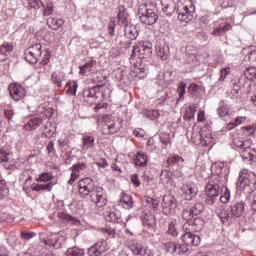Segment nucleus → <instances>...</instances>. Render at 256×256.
<instances>
[{
    "instance_id": "obj_1",
    "label": "nucleus",
    "mask_w": 256,
    "mask_h": 256,
    "mask_svg": "<svg viewBox=\"0 0 256 256\" xmlns=\"http://www.w3.org/2000/svg\"><path fill=\"white\" fill-rule=\"evenodd\" d=\"M178 19L184 23L193 21V15L195 13V5L191 0H180L178 2Z\"/></svg>"
},
{
    "instance_id": "obj_2",
    "label": "nucleus",
    "mask_w": 256,
    "mask_h": 256,
    "mask_svg": "<svg viewBox=\"0 0 256 256\" xmlns=\"http://www.w3.org/2000/svg\"><path fill=\"white\" fill-rule=\"evenodd\" d=\"M151 7L152 6L147 4H141L138 8L139 19L143 25H155L157 19H159V15H157L155 10Z\"/></svg>"
},
{
    "instance_id": "obj_3",
    "label": "nucleus",
    "mask_w": 256,
    "mask_h": 256,
    "mask_svg": "<svg viewBox=\"0 0 256 256\" xmlns=\"http://www.w3.org/2000/svg\"><path fill=\"white\" fill-rule=\"evenodd\" d=\"M256 176L255 173L244 174L240 176L238 188L246 195H251L255 191Z\"/></svg>"
},
{
    "instance_id": "obj_4",
    "label": "nucleus",
    "mask_w": 256,
    "mask_h": 256,
    "mask_svg": "<svg viewBox=\"0 0 256 256\" xmlns=\"http://www.w3.org/2000/svg\"><path fill=\"white\" fill-rule=\"evenodd\" d=\"M152 53L153 44L149 41H140L133 47L131 57L137 55L140 59H147V57H151Z\"/></svg>"
},
{
    "instance_id": "obj_5",
    "label": "nucleus",
    "mask_w": 256,
    "mask_h": 256,
    "mask_svg": "<svg viewBox=\"0 0 256 256\" xmlns=\"http://www.w3.org/2000/svg\"><path fill=\"white\" fill-rule=\"evenodd\" d=\"M100 131L102 135H115L121 129V125L117 124L109 116H104L99 123Z\"/></svg>"
},
{
    "instance_id": "obj_6",
    "label": "nucleus",
    "mask_w": 256,
    "mask_h": 256,
    "mask_svg": "<svg viewBox=\"0 0 256 256\" xmlns=\"http://www.w3.org/2000/svg\"><path fill=\"white\" fill-rule=\"evenodd\" d=\"M223 180V176L219 174H214L209 178L208 184L205 187V193L208 197H218L221 191V181Z\"/></svg>"
},
{
    "instance_id": "obj_7",
    "label": "nucleus",
    "mask_w": 256,
    "mask_h": 256,
    "mask_svg": "<svg viewBox=\"0 0 256 256\" xmlns=\"http://www.w3.org/2000/svg\"><path fill=\"white\" fill-rule=\"evenodd\" d=\"M103 85L94 86L88 90H84L83 97L84 101L88 103V105H95L97 101L101 98L103 99Z\"/></svg>"
},
{
    "instance_id": "obj_8",
    "label": "nucleus",
    "mask_w": 256,
    "mask_h": 256,
    "mask_svg": "<svg viewBox=\"0 0 256 256\" xmlns=\"http://www.w3.org/2000/svg\"><path fill=\"white\" fill-rule=\"evenodd\" d=\"M41 55H43V45L41 43H36L30 46L25 52V60L34 65L41 59Z\"/></svg>"
},
{
    "instance_id": "obj_9",
    "label": "nucleus",
    "mask_w": 256,
    "mask_h": 256,
    "mask_svg": "<svg viewBox=\"0 0 256 256\" xmlns=\"http://www.w3.org/2000/svg\"><path fill=\"white\" fill-rule=\"evenodd\" d=\"M90 201H92L96 207H105V205H107V192L103 187L96 186L90 194Z\"/></svg>"
},
{
    "instance_id": "obj_10",
    "label": "nucleus",
    "mask_w": 256,
    "mask_h": 256,
    "mask_svg": "<svg viewBox=\"0 0 256 256\" xmlns=\"http://www.w3.org/2000/svg\"><path fill=\"white\" fill-rule=\"evenodd\" d=\"M95 182L90 177L83 178L78 182V193L81 197H89L92 191L96 188Z\"/></svg>"
},
{
    "instance_id": "obj_11",
    "label": "nucleus",
    "mask_w": 256,
    "mask_h": 256,
    "mask_svg": "<svg viewBox=\"0 0 256 256\" xmlns=\"http://www.w3.org/2000/svg\"><path fill=\"white\" fill-rule=\"evenodd\" d=\"M81 151L82 155H85L88 151L95 149V134L93 132H85L81 138Z\"/></svg>"
},
{
    "instance_id": "obj_12",
    "label": "nucleus",
    "mask_w": 256,
    "mask_h": 256,
    "mask_svg": "<svg viewBox=\"0 0 256 256\" xmlns=\"http://www.w3.org/2000/svg\"><path fill=\"white\" fill-rule=\"evenodd\" d=\"M199 190L194 183L184 184L180 188V195L185 201H192L194 197H197Z\"/></svg>"
},
{
    "instance_id": "obj_13",
    "label": "nucleus",
    "mask_w": 256,
    "mask_h": 256,
    "mask_svg": "<svg viewBox=\"0 0 256 256\" xmlns=\"http://www.w3.org/2000/svg\"><path fill=\"white\" fill-rule=\"evenodd\" d=\"M185 233L181 237V241L186 245V247H199L201 245V237L194 234L195 232L184 230Z\"/></svg>"
},
{
    "instance_id": "obj_14",
    "label": "nucleus",
    "mask_w": 256,
    "mask_h": 256,
    "mask_svg": "<svg viewBox=\"0 0 256 256\" xmlns=\"http://www.w3.org/2000/svg\"><path fill=\"white\" fill-rule=\"evenodd\" d=\"M10 97L14 101H21V99H25V95H27V91L23 86L17 83H11L8 87Z\"/></svg>"
},
{
    "instance_id": "obj_15",
    "label": "nucleus",
    "mask_w": 256,
    "mask_h": 256,
    "mask_svg": "<svg viewBox=\"0 0 256 256\" xmlns=\"http://www.w3.org/2000/svg\"><path fill=\"white\" fill-rule=\"evenodd\" d=\"M162 207L165 215L175 213V209L177 208V200L171 194L164 195L162 199Z\"/></svg>"
},
{
    "instance_id": "obj_16",
    "label": "nucleus",
    "mask_w": 256,
    "mask_h": 256,
    "mask_svg": "<svg viewBox=\"0 0 256 256\" xmlns=\"http://www.w3.org/2000/svg\"><path fill=\"white\" fill-rule=\"evenodd\" d=\"M129 249L134 256H147L149 253H155L141 242H132L129 244Z\"/></svg>"
},
{
    "instance_id": "obj_17",
    "label": "nucleus",
    "mask_w": 256,
    "mask_h": 256,
    "mask_svg": "<svg viewBox=\"0 0 256 256\" xmlns=\"http://www.w3.org/2000/svg\"><path fill=\"white\" fill-rule=\"evenodd\" d=\"M183 229L184 231L199 233V231L203 230V220H201V218H195L194 220L189 218L188 221L184 223Z\"/></svg>"
},
{
    "instance_id": "obj_18",
    "label": "nucleus",
    "mask_w": 256,
    "mask_h": 256,
    "mask_svg": "<svg viewBox=\"0 0 256 256\" xmlns=\"http://www.w3.org/2000/svg\"><path fill=\"white\" fill-rule=\"evenodd\" d=\"M142 225L149 229L150 231H155V227L157 225L155 215L151 212H144L141 216Z\"/></svg>"
},
{
    "instance_id": "obj_19",
    "label": "nucleus",
    "mask_w": 256,
    "mask_h": 256,
    "mask_svg": "<svg viewBox=\"0 0 256 256\" xmlns=\"http://www.w3.org/2000/svg\"><path fill=\"white\" fill-rule=\"evenodd\" d=\"M231 29L232 26L230 23H227L224 20H218L214 26V30L211 32V35L219 37V35H223V33H227V31H231Z\"/></svg>"
},
{
    "instance_id": "obj_20",
    "label": "nucleus",
    "mask_w": 256,
    "mask_h": 256,
    "mask_svg": "<svg viewBox=\"0 0 256 256\" xmlns=\"http://www.w3.org/2000/svg\"><path fill=\"white\" fill-rule=\"evenodd\" d=\"M245 213V203L243 201L235 202L230 206V215L233 219L243 216Z\"/></svg>"
},
{
    "instance_id": "obj_21",
    "label": "nucleus",
    "mask_w": 256,
    "mask_h": 256,
    "mask_svg": "<svg viewBox=\"0 0 256 256\" xmlns=\"http://www.w3.org/2000/svg\"><path fill=\"white\" fill-rule=\"evenodd\" d=\"M105 220L109 223H123V219L121 218V212L119 210H109L104 214Z\"/></svg>"
},
{
    "instance_id": "obj_22",
    "label": "nucleus",
    "mask_w": 256,
    "mask_h": 256,
    "mask_svg": "<svg viewBox=\"0 0 256 256\" xmlns=\"http://www.w3.org/2000/svg\"><path fill=\"white\" fill-rule=\"evenodd\" d=\"M161 5L163 13L168 16L174 14L175 10L177 9V4L175 3V0H161Z\"/></svg>"
},
{
    "instance_id": "obj_23",
    "label": "nucleus",
    "mask_w": 256,
    "mask_h": 256,
    "mask_svg": "<svg viewBox=\"0 0 256 256\" xmlns=\"http://www.w3.org/2000/svg\"><path fill=\"white\" fill-rule=\"evenodd\" d=\"M50 81L53 85H55V87L61 89V87H63V81H65V73L59 70L54 71L51 74Z\"/></svg>"
},
{
    "instance_id": "obj_24",
    "label": "nucleus",
    "mask_w": 256,
    "mask_h": 256,
    "mask_svg": "<svg viewBox=\"0 0 256 256\" xmlns=\"http://www.w3.org/2000/svg\"><path fill=\"white\" fill-rule=\"evenodd\" d=\"M240 156L244 161H252L253 163H256V150L249 145L240 151Z\"/></svg>"
},
{
    "instance_id": "obj_25",
    "label": "nucleus",
    "mask_w": 256,
    "mask_h": 256,
    "mask_svg": "<svg viewBox=\"0 0 256 256\" xmlns=\"http://www.w3.org/2000/svg\"><path fill=\"white\" fill-rule=\"evenodd\" d=\"M155 51L157 57H160L162 61H167V59H169V47L167 44H156Z\"/></svg>"
},
{
    "instance_id": "obj_26",
    "label": "nucleus",
    "mask_w": 256,
    "mask_h": 256,
    "mask_svg": "<svg viewBox=\"0 0 256 256\" xmlns=\"http://www.w3.org/2000/svg\"><path fill=\"white\" fill-rule=\"evenodd\" d=\"M168 253H175L176 255H181L183 253H187V247L177 245L175 242H168L165 245Z\"/></svg>"
},
{
    "instance_id": "obj_27",
    "label": "nucleus",
    "mask_w": 256,
    "mask_h": 256,
    "mask_svg": "<svg viewBox=\"0 0 256 256\" xmlns=\"http://www.w3.org/2000/svg\"><path fill=\"white\" fill-rule=\"evenodd\" d=\"M149 163V155L143 151H139L134 157V164L136 167H147Z\"/></svg>"
},
{
    "instance_id": "obj_28",
    "label": "nucleus",
    "mask_w": 256,
    "mask_h": 256,
    "mask_svg": "<svg viewBox=\"0 0 256 256\" xmlns=\"http://www.w3.org/2000/svg\"><path fill=\"white\" fill-rule=\"evenodd\" d=\"M47 25L52 31H59V29L65 25V20H63V18L50 17L47 21Z\"/></svg>"
},
{
    "instance_id": "obj_29",
    "label": "nucleus",
    "mask_w": 256,
    "mask_h": 256,
    "mask_svg": "<svg viewBox=\"0 0 256 256\" xmlns=\"http://www.w3.org/2000/svg\"><path fill=\"white\" fill-rule=\"evenodd\" d=\"M247 85V79L244 76L240 77L237 81L232 82L231 94L236 97L239 95V91H241V87Z\"/></svg>"
},
{
    "instance_id": "obj_30",
    "label": "nucleus",
    "mask_w": 256,
    "mask_h": 256,
    "mask_svg": "<svg viewBox=\"0 0 256 256\" xmlns=\"http://www.w3.org/2000/svg\"><path fill=\"white\" fill-rule=\"evenodd\" d=\"M43 125V119L37 117V118H32L28 121L27 124L24 125V130L25 131H35V129H39Z\"/></svg>"
},
{
    "instance_id": "obj_31",
    "label": "nucleus",
    "mask_w": 256,
    "mask_h": 256,
    "mask_svg": "<svg viewBox=\"0 0 256 256\" xmlns=\"http://www.w3.org/2000/svg\"><path fill=\"white\" fill-rule=\"evenodd\" d=\"M119 205L123 207V209H132L133 208V197L127 193H122V196L119 200Z\"/></svg>"
},
{
    "instance_id": "obj_32",
    "label": "nucleus",
    "mask_w": 256,
    "mask_h": 256,
    "mask_svg": "<svg viewBox=\"0 0 256 256\" xmlns=\"http://www.w3.org/2000/svg\"><path fill=\"white\" fill-rule=\"evenodd\" d=\"M168 235H171L172 237H178L179 236V222L174 219L168 224L167 229Z\"/></svg>"
},
{
    "instance_id": "obj_33",
    "label": "nucleus",
    "mask_w": 256,
    "mask_h": 256,
    "mask_svg": "<svg viewBox=\"0 0 256 256\" xmlns=\"http://www.w3.org/2000/svg\"><path fill=\"white\" fill-rule=\"evenodd\" d=\"M131 75L135 79H145V77H147V74L145 73V68L139 66L131 67Z\"/></svg>"
},
{
    "instance_id": "obj_34",
    "label": "nucleus",
    "mask_w": 256,
    "mask_h": 256,
    "mask_svg": "<svg viewBox=\"0 0 256 256\" xmlns=\"http://www.w3.org/2000/svg\"><path fill=\"white\" fill-rule=\"evenodd\" d=\"M247 121V117L245 116H238L234 119V121L228 123L226 125L227 131H231L232 129H235V127H239V125H243Z\"/></svg>"
},
{
    "instance_id": "obj_35",
    "label": "nucleus",
    "mask_w": 256,
    "mask_h": 256,
    "mask_svg": "<svg viewBox=\"0 0 256 256\" xmlns=\"http://www.w3.org/2000/svg\"><path fill=\"white\" fill-rule=\"evenodd\" d=\"M166 163L168 167H173V165H180L181 163H185V159H183V157L179 156L178 154H174L168 157Z\"/></svg>"
},
{
    "instance_id": "obj_36",
    "label": "nucleus",
    "mask_w": 256,
    "mask_h": 256,
    "mask_svg": "<svg viewBox=\"0 0 256 256\" xmlns=\"http://www.w3.org/2000/svg\"><path fill=\"white\" fill-rule=\"evenodd\" d=\"M202 133V145H211L213 143V134L211 133V130L205 129L201 131Z\"/></svg>"
},
{
    "instance_id": "obj_37",
    "label": "nucleus",
    "mask_w": 256,
    "mask_h": 256,
    "mask_svg": "<svg viewBox=\"0 0 256 256\" xmlns=\"http://www.w3.org/2000/svg\"><path fill=\"white\" fill-rule=\"evenodd\" d=\"M54 179L53 172H43L36 178V181L38 183H49V181H53Z\"/></svg>"
},
{
    "instance_id": "obj_38",
    "label": "nucleus",
    "mask_w": 256,
    "mask_h": 256,
    "mask_svg": "<svg viewBox=\"0 0 256 256\" xmlns=\"http://www.w3.org/2000/svg\"><path fill=\"white\" fill-rule=\"evenodd\" d=\"M125 35L126 37L130 38L131 41H134V39H137L139 33H137V28H135V26L126 25Z\"/></svg>"
},
{
    "instance_id": "obj_39",
    "label": "nucleus",
    "mask_w": 256,
    "mask_h": 256,
    "mask_svg": "<svg viewBox=\"0 0 256 256\" xmlns=\"http://www.w3.org/2000/svg\"><path fill=\"white\" fill-rule=\"evenodd\" d=\"M195 113H197V105L193 104L186 109L184 114L185 121H191V119H195Z\"/></svg>"
},
{
    "instance_id": "obj_40",
    "label": "nucleus",
    "mask_w": 256,
    "mask_h": 256,
    "mask_svg": "<svg viewBox=\"0 0 256 256\" xmlns=\"http://www.w3.org/2000/svg\"><path fill=\"white\" fill-rule=\"evenodd\" d=\"M12 51H13V44L9 42H5L0 46V55H3V57H9Z\"/></svg>"
},
{
    "instance_id": "obj_41",
    "label": "nucleus",
    "mask_w": 256,
    "mask_h": 256,
    "mask_svg": "<svg viewBox=\"0 0 256 256\" xmlns=\"http://www.w3.org/2000/svg\"><path fill=\"white\" fill-rule=\"evenodd\" d=\"M43 17H49L53 15V11H55V4L53 2H47L46 4H43Z\"/></svg>"
},
{
    "instance_id": "obj_42",
    "label": "nucleus",
    "mask_w": 256,
    "mask_h": 256,
    "mask_svg": "<svg viewBox=\"0 0 256 256\" xmlns=\"http://www.w3.org/2000/svg\"><path fill=\"white\" fill-rule=\"evenodd\" d=\"M9 195V188L5 185V179L0 174V201Z\"/></svg>"
},
{
    "instance_id": "obj_43",
    "label": "nucleus",
    "mask_w": 256,
    "mask_h": 256,
    "mask_svg": "<svg viewBox=\"0 0 256 256\" xmlns=\"http://www.w3.org/2000/svg\"><path fill=\"white\" fill-rule=\"evenodd\" d=\"M160 183L162 185H169V183H171V172L162 170L160 174Z\"/></svg>"
},
{
    "instance_id": "obj_44",
    "label": "nucleus",
    "mask_w": 256,
    "mask_h": 256,
    "mask_svg": "<svg viewBox=\"0 0 256 256\" xmlns=\"http://www.w3.org/2000/svg\"><path fill=\"white\" fill-rule=\"evenodd\" d=\"M244 78L249 81H256V67H249L244 71Z\"/></svg>"
},
{
    "instance_id": "obj_45",
    "label": "nucleus",
    "mask_w": 256,
    "mask_h": 256,
    "mask_svg": "<svg viewBox=\"0 0 256 256\" xmlns=\"http://www.w3.org/2000/svg\"><path fill=\"white\" fill-rule=\"evenodd\" d=\"M96 65V62L95 60H91L89 62H86L84 65L80 66L79 69H80V73L82 75H85V73L87 71H92L93 67H95Z\"/></svg>"
},
{
    "instance_id": "obj_46",
    "label": "nucleus",
    "mask_w": 256,
    "mask_h": 256,
    "mask_svg": "<svg viewBox=\"0 0 256 256\" xmlns=\"http://www.w3.org/2000/svg\"><path fill=\"white\" fill-rule=\"evenodd\" d=\"M58 218L62 219L63 221H72L74 225H80L81 222L77 219H73L71 215L65 212H58Z\"/></svg>"
},
{
    "instance_id": "obj_47",
    "label": "nucleus",
    "mask_w": 256,
    "mask_h": 256,
    "mask_svg": "<svg viewBox=\"0 0 256 256\" xmlns=\"http://www.w3.org/2000/svg\"><path fill=\"white\" fill-rule=\"evenodd\" d=\"M85 250L78 247L69 248L66 252V256H84Z\"/></svg>"
},
{
    "instance_id": "obj_48",
    "label": "nucleus",
    "mask_w": 256,
    "mask_h": 256,
    "mask_svg": "<svg viewBox=\"0 0 256 256\" xmlns=\"http://www.w3.org/2000/svg\"><path fill=\"white\" fill-rule=\"evenodd\" d=\"M77 87H78L77 82H68L66 84L67 95H72V96L77 95Z\"/></svg>"
},
{
    "instance_id": "obj_49",
    "label": "nucleus",
    "mask_w": 256,
    "mask_h": 256,
    "mask_svg": "<svg viewBox=\"0 0 256 256\" xmlns=\"http://www.w3.org/2000/svg\"><path fill=\"white\" fill-rule=\"evenodd\" d=\"M187 84L185 82H180L178 84L177 93L179 95L178 100L185 99V93H187Z\"/></svg>"
},
{
    "instance_id": "obj_50",
    "label": "nucleus",
    "mask_w": 256,
    "mask_h": 256,
    "mask_svg": "<svg viewBox=\"0 0 256 256\" xmlns=\"http://www.w3.org/2000/svg\"><path fill=\"white\" fill-rule=\"evenodd\" d=\"M247 93L251 95V101L253 105L256 107V86L252 84H247Z\"/></svg>"
},
{
    "instance_id": "obj_51",
    "label": "nucleus",
    "mask_w": 256,
    "mask_h": 256,
    "mask_svg": "<svg viewBox=\"0 0 256 256\" xmlns=\"http://www.w3.org/2000/svg\"><path fill=\"white\" fill-rule=\"evenodd\" d=\"M51 61V51L49 48L44 49V55L42 60L40 61V65L42 67H45V65H49V62Z\"/></svg>"
},
{
    "instance_id": "obj_52",
    "label": "nucleus",
    "mask_w": 256,
    "mask_h": 256,
    "mask_svg": "<svg viewBox=\"0 0 256 256\" xmlns=\"http://www.w3.org/2000/svg\"><path fill=\"white\" fill-rule=\"evenodd\" d=\"M160 141L162 143V145H164L165 149H167L168 147H171V134H162L160 136Z\"/></svg>"
},
{
    "instance_id": "obj_53",
    "label": "nucleus",
    "mask_w": 256,
    "mask_h": 256,
    "mask_svg": "<svg viewBox=\"0 0 256 256\" xmlns=\"http://www.w3.org/2000/svg\"><path fill=\"white\" fill-rule=\"evenodd\" d=\"M191 139L195 145H203V136L202 132L192 133Z\"/></svg>"
},
{
    "instance_id": "obj_54",
    "label": "nucleus",
    "mask_w": 256,
    "mask_h": 256,
    "mask_svg": "<svg viewBox=\"0 0 256 256\" xmlns=\"http://www.w3.org/2000/svg\"><path fill=\"white\" fill-rule=\"evenodd\" d=\"M71 172V176L70 179L68 180V185H73V183H75V181H77L79 179V177H81V174L79 172H77L73 166L70 168Z\"/></svg>"
},
{
    "instance_id": "obj_55",
    "label": "nucleus",
    "mask_w": 256,
    "mask_h": 256,
    "mask_svg": "<svg viewBox=\"0 0 256 256\" xmlns=\"http://www.w3.org/2000/svg\"><path fill=\"white\" fill-rule=\"evenodd\" d=\"M146 203L149 207L153 209V211H157L159 209V201H157V199L155 198L147 197Z\"/></svg>"
},
{
    "instance_id": "obj_56",
    "label": "nucleus",
    "mask_w": 256,
    "mask_h": 256,
    "mask_svg": "<svg viewBox=\"0 0 256 256\" xmlns=\"http://www.w3.org/2000/svg\"><path fill=\"white\" fill-rule=\"evenodd\" d=\"M96 246V249H98V251L100 252V255L102 253H105V251H107V249H109V247L107 246V241L104 240H100L97 243L94 244Z\"/></svg>"
},
{
    "instance_id": "obj_57",
    "label": "nucleus",
    "mask_w": 256,
    "mask_h": 256,
    "mask_svg": "<svg viewBox=\"0 0 256 256\" xmlns=\"http://www.w3.org/2000/svg\"><path fill=\"white\" fill-rule=\"evenodd\" d=\"M204 209L205 206L203 205V203H196L194 207L191 209L190 213H192V215H199L203 213Z\"/></svg>"
},
{
    "instance_id": "obj_58",
    "label": "nucleus",
    "mask_w": 256,
    "mask_h": 256,
    "mask_svg": "<svg viewBox=\"0 0 256 256\" xmlns=\"http://www.w3.org/2000/svg\"><path fill=\"white\" fill-rule=\"evenodd\" d=\"M43 6V0H29V9H40Z\"/></svg>"
},
{
    "instance_id": "obj_59",
    "label": "nucleus",
    "mask_w": 256,
    "mask_h": 256,
    "mask_svg": "<svg viewBox=\"0 0 256 256\" xmlns=\"http://www.w3.org/2000/svg\"><path fill=\"white\" fill-rule=\"evenodd\" d=\"M218 217L223 224L229 223V219H230L229 211L221 210V212L218 213Z\"/></svg>"
},
{
    "instance_id": "obj_60",
    "label": "nucleus",
    "mask_w": 256,
    "mask_h": 256,
    "mask_svg": "<svg viewBox=\"0 0 256 256\" xmlns=\"http://www.w3.org/2000/svg\"><path fill=\"white\" fill-rule=\"evenodd\" d=\"M233 143H234L235 147H237V149H241V151H243V149H245V147L249 146L247 144L249 142H245L239 138H234Z\"/></svg>"
},
{
    "instance_id": "obj_61",
    "label": "nucleus",
    "mask_w": 256,
    "mask_h": 256,
    "mask_svg": "<svg viewBox=\"0 0 256 256\" xmlns=\"http://www.w3.org/2000/svg\"><path fill=\"white\" fill-rule=\"evenodd\" d=\"M102 233L108 235L110 239H115L117 235V231H115L113 228H102Z\"/></svg>"
},
{
    "instance_id": "obj_62",
    "label": "nucleus",
    "mask_w": 256,
    "mask_h": 256,
    "mask_svg": "<svg viewBox=\"0 0 256 256\" xmlns=\"http://www.w3.org/2000/svg\"><path fill=\"white\" fill-rule=\"evenodd\" d=\"M72 168H74L77 172H79L81 174V171H85V169H87V163L78 162L76 164H73Z\"/></svg>"
},
{
    "instance_id": "obj_63",
    "label": "nucleus",
    "mask_w": 256,
    "mask_h": 256,
    "mask_svg": "<svg viewBox=\"0 0 256 256\" xmlns=\"http://www.w3.org/2000/svg\"><path fill=\"white\" fill-rule=\"evenodd\" d=\"M229 199H231V193L227 188H225L224 193L220 196L221 203H229Z\"/></svg>"
},
{
    "instance_id": "obj_64",
    "label": "nucleus",
    "mask_w": 256,
    "mask_h": 256,
    "mask_svg": "<svg viewBox=\"0 0 256 256\" xmlns=\"http://www.w3.org/2000/svg\"><path fill=\"white\" fill-rule=\"evenodd\" d=\"M219 117H227L229 115V108L227 106H220L217 109Z\"/></svg>"
}]
</instances>
